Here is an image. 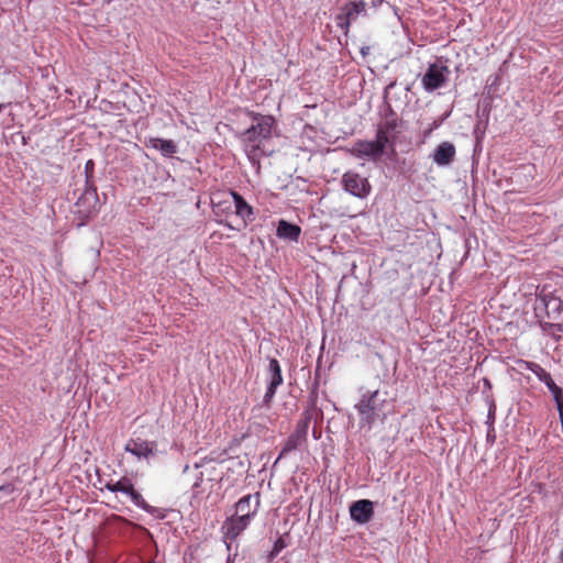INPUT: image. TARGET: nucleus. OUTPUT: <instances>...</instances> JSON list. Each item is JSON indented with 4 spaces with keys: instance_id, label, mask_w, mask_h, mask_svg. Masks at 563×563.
<instances>
[{
    "instance_id": "nucleus-1",
    "label": "nucleus",
    "mask_w": 563,
    "mask_h": 563,
    "mask_svg": "<svg viewBox=\"0 0 563 563\" xmlns=\"http://www.w3.org/2000/svg\"><path fill=\"white\" fill-rule=\"evenodd\" d=\"M275 124L272 115L252 113L250 128L240 134L243 151L253 165H260L261 158L271 154L266 152L265 143L272 139Z\"/></svg>"
},
{
    "instance_id": "nucleus-2",
    "label": "nucleus",
    "mask_w": 563,
    "mask_h": 563,
    "mask_svg": "<svg viewBox=\"0 0 563 563\" xmlns=\"http://www.w3.org/2000/svg\"><path fill=\"white\" fill-rule=\"evenodd\" d=\"M386 401L385 395H382L379 390L366 391L362 395L354 406L360 416L362 430L371 431L376 420H384L386 415L383 412V407Z\"/></svg>"
},
{
    "instance_id": "nucleus-3",
    "label": "nucleus",
    "mask_w": 563,
    "mask_h": 563,
    "mask_svg": "<svg viewBox=\"0 0 563 563\" xmlns=\"http://www.w3.org/2000/svg\"><path fill=\"white\" fill-rule=\"evenodd\" d=\"M533 310L540 322L544 318L556 320L563 310V301L551 291L542 289L534 299Z\"/></svg>"
},
{
    "instance_id": "nucleus-4",
    "label": "nucleus",
    "mask_w": 563,
    "mask_h": 563,
    "mask_svg": "<svg viewBox=\"0 0 563 563\" xmlns=\"http://www.w3.org/2000/svg\"><path fill=\"white\" fill-rule=\"evenodd\" d=\"M450 74L451 70L441 58L434 63H430L421 77L423 90L431 93L444 87L449 80Z\"/></svg>"
},
{
    "instance_id": "nucleus-5",
    "label": "nucleus",
    "mask_w": 563,
    "mask_h": 563,
    "mask_svg": "<svg viewBox=\"0 0 563 563\" xmlns=\"http://www.w3.org/2000/svg\"><path fill=\"white\" fill-rule=\"evenodd\" d=\"M88 183V180L86 181ZM99 210V197L97 188L93 185H86L84 192L77 199L75 203V214L81 220V224L85 221L97 214Z\"/></svg>"
},
{
    "instance_id": "nucleus-6",
    "label": "nucleus",
    "mask_w": 563,
    "mask_h": 563,
    "mask_svg": "<svg viewBox=\"0 0 563 563\" xmlns=\"http://www.w3.org/2000/svg\"><path fill=\"white\" fill-rule=\"evenodd\" d=\"M341 185L345 192L358 199L367 198L372 191L368 179L354 170H347L342 175Z\"/></svg>"
},
{
    "instance_id": "nucleus-7",
    "label": "nucleus",
    "mask_w": 563,
    "mask_h": 563,
    "mask_svg": "<svg viewBox=\"0 0 563 563\" xmlns=\"http://www.w3.org/2000/svg\"><path fill=\"white\" fill-rule=\"evenodd\" d=\"M366 14V3L363 0L349 1L342 8L341 12L335 16V24L346 35L352 22L356 21L360 15Z\"/></svg>"
},
{
    "instance_id": "nucleus-8",
    "label": "nucleus",
    "mask_w": 563,
    "mask_h": 563,
    "mask_svg": "<svg viewBox=\"0 0 563 563\" xmlns=\"http://www.w3.org/2000/svg\"><path fill=\"white\" fill-rule=\"evenodd\" d=\"M284 378L282 374V367L276 358H269L267 367V387L263 397V406L266 408L271 407V402L275 397L277 388L283 384Z\"/></svg>"
},
{
    "instance_id": "nucleus-9",
    "label": "nucleus",
    "mask_w": 563,
    "mask_h": 563,
    "mask_svg": "<svg viewBox=\"0 0 563 563\" xmlns=\"http://www.w3.org/2000/svg\"><path fill=\"white\" fill-rule=\"evenodd\" d=\"M251 523V520L243 516H231L227 518L222 525L223 539L227 543L228 551H231V542L234 541Z\"/></svg>"
},
{
    "instance_id": "nucleus-10",
    "label": "nucleus",
    "mask_w": 563,
    "mask_h": 563,
    "mask_svg": "<svg viewBox=\"0 0 563 563\" xmlns=\"http://www.w3.org/2000/svg\"><path fill=\"white\" fill-rule=\"evenodd\" d=\"M310 418L306 417L302 420H299L296 424L295 431L287 438L285 445L283 446L280 454L278 455L275 464L284 457L287 453L296 450L307 438L308 429H309Z\"/></svg>"
},
{
    "instance_id": "nucleus-11",
    "label": "nucleus",
    "mask_w": 563,
    "mask_h": 563,
    "mask_svg": "<svg viewBox=\"0 0 563 563\" xmlns=\"http://www.w3.org/2000/svg\"><path fill=\"white\" fill-rule=\"evenodd\" d=\"M261 506L260 493L243 496L235 504V516H243L247 520H253Z\"/></svg>"
},
{
    "instance_id": "nucleus-12",
    "label": "nucleus",
    "mask_w": 563,
    "mask_h": 563,
    "mask_svg": "<svg viewBox=\"0 0 563 563\" xmlns=\"http://www.w3.org/2000/svg\"><path fill=\"white\" fill-rule=\"evenodd\" d=\"M350 516L360 525L367 523L374 516V504L369 499H360L351 504Z\"/></svg>"
},
{
    "instance_id": "nucleus-13",
    "label": "nucleus",
    "mask_w": 563,
    "mask_h": 563,
    "mask_svg": "<svg viewBox=\"0 0 563 563\" xmlns=\"http://www.w3.org/2000/svg\"><path fill=\"white\" fill-rule=\"evenodd\" d=\"M456 150L453 143L442 142L440 143L431 154V158L439 167L450 166L455 158Z\"/></svg>"
},
{
    "instance_id": "nucleus-14",
    "label": "nucleus",
    "mask_w": 563,
    "mask_h": 563,
    "mask_svg": "<svg viewBox=\"0 0 563 563\" xmlns=\"http://www.w3.org/2000/svg\"><path fill=\"white\" fill-rule=\"evenodd\" d=\"M352 154L358 158L377 159L383 153L379 146L374 141H362L358 140L354 143Z\"/></svg>"
},
{
    "instance_id": "nucleus-15",
    "label": "nucleus",
    "mask_w": 563,
    "mask_h": 563,
    "mask_svg": "<svg viewBox=\"0 0 563 563\" xmlns=\"http://www.w3.org/2000/svg\"><path fill=\"white\" fill-rule=\"evenodd\" d=\"M228 196H230L233 201L236 216L243 220L245 225L247 222H252L255 219L252 206H250L239 192L231 190L228 192Z\"/></svg>"
},
{
    "instance_id": "nucleus-16",
    "label": "nucleus",
    "mask_w": 563,
    "mask_h": 563,
    "mask_svg": "<svg viewBox=\"0 0 563 563\" xmlns=\"http://www.w3.org/2000/svg\"><path fill=\"white\" fill-rule=\"evenodd\" d=\"M154 444L152 442L131 439L125 444V451L135 455L137 459H147L153 454Z\"/></svg>"
},
{
    "instance_id": "nucleus-17",
    "label": "nucleus",
    "mask_w": 563,
    "mask_h": 563,
    "mask_svg": "<svg viewBox=\"0 0 563 563\" xmlns=\"http://www.w3.org/2000/svg\"><path fill=\"white\" fill-rule=\"evenodd\" d=\"M527 368L532 372L540 382L545 384V387H548L549 391L553 395L556 391L562 390L561 387H559L554 380L552 379L550 373H548L541 365L538 363L529 362L527 363Z\"/></svg>"
},
{
    "instance_id": "nucleus-18",
    "label": "nucleus",
    "mask_w": 563,
    "mask_h": 563,
    "mask_svg": "<svg viewBox=\"0 0 563 563\" xmlns=\"http://www.w3.org/2000/svg\"><path fill=\"white\" fill-rule=\"evenodd\" d=\"M276 234L279 239L298 242L301 229L295 223H290L286 220H279Z\"/></svg>"
},
{
    "instance_id": "nucleus-19",
    "label": "nucleus",
    "mask_w": 563,
    "mask_h": 563,
    "mask_svg": "<svg viewBox=\"0 0 563 563\" xmlns=\"http://www.w3.org/2000/svg\"><path fill=\"white\" fill-rule=\"evenodd\" d=\"M227 198L220 199V195H216L211 198L212 210L217 218L221 217L224 213H228L232 209V199L228 194L224 195Z\"/></svg>"
},
{
    "instance_id": "nucleus-20",
    "label": "nucleus",
    "mask_w": 563,
    "mask_h": 563,
    "mask_svg": "<svg viewBox=\"0 0 563 563\" xmlns=\"http://www.w3.org/2000/svg\"><path fill=\"white\" fill-rule=\"evenodd\" d=\"M151 145L158 150L164 156H172L176 152V145L172 140L151 139Z\"/></svg>"
},
{
    "instance_id": "nucleus-21",
    "label": "nucleus",
    "mask_w": 563,
    "mask_h": 563,
    "mask_svg": "<svg viewBox=\"0 0 563 563\" xmlns=\"http://www.w3.org/2000/svg\"><path fill=\"white\" fill-rule=\"evenodd\" d=\"M131 498V501L139 508L147 511V512H151V514H156L158 512V509L150 506L145 500L144 498L142 497V495L136 492L134 489V487L132 488V490H130V493L128 494Z\"/></svg>"
},
{
    "instance_id": "nucleus-22",
    "label": "nucleus",
    "mask_w": 563,
    "mask_h": 563,
    "mask_svg": "<svg viewBox=\"0 0 563 563\" xmlns=\"http://www.w3.org/2000/svg\"><path fill=\"white\" fill-rule=\"evenodd\" d=\"M107 488L112 493L120 492L128 495L130 490H132L133 484L131 483L130 479L123 477L114 484H108Z\"/></svg>"
},
{
    "instance_id": "nucleus-23",
    "label": "nucleus",
    "mask_w": 563,
    "mask_h": 563,
    "mask_svg": "<svg viewBox=\"0 0 563 563\" xmlns=\"http://www.w3.org/2000/svg\"><path fill=\"white\" fill-rule=\"evenodd\" d=\"M374 143L380 147L382 153L384 154V151L387 146V144L390 142L389 133L383 131L380 128L377 129L376 137L373 140Z\"/></svg>"
},
{
    "instance_id": "nucleus-24",
    "label": "nucleus",
    "mask_w": 563,
    "mask_h": 563,
    "mask_svg": "<svg viewBox=\"0 0 563 563\" xmlns=\"http://www.w3.org/2000/svg\"><path fill=\"white\" fill-rule=\"evenodd\" d=\"M543 331L551 334L556 341H560L561 336L555 335L558 332H563V323L544 322L541 323Z\"/></svg>"
},
{
    "instance_id": "nucleus-25",
    "label": "nucleus",
    "mask_w": 563,
    "mask_h": 563,
    "mask_svg": "<svg viewBox=\"0 0 563 563\" xmlns=\"http://www.w3.org/2000/svg\"><path fill=\"white\" fill-rule=\"evenodd\" d=\"M389 110H390L391 115H394L393 110L391 109H389ZM378 128H380L383 131L390 134V132L395 131L397 128V119L395 117L387 118L384 121V123H382Z\"/></svg>"
},
{
    "instance_id": "nucleus-26",
    "label": "nucleus",
    "mask_w": 563,
    "mask_h": 563,
    "mask_svg": "<svg viewBox=\"0 0 563 563\" xmlns=\"http://www.w3.org/2000/svg\"><path fill=\"white\" fill-rule=\"evenodd\" d=\"M553 400L555 402L556 410L560 411V409L563 410V389L560 391H556L552 395Z\"/></svg>"
},
{
    "instance_id": "nucleus-27",
    "label": "nucleus",
    "mask_w": 563,
    "mask_h": 563,
    "mask_svg": "<svg viewBox=\"0 0 563 563\" xmlns=\"http://www.w3.org/2000/svg\"><path fill=\"white\" fill-rule=\"evenodd\" d=\"M14 486L12 484H5L0 486V496H10L14 493Z\"/></svg>"
},
{
    "instance_id": "nucleus-28",
    "label": "nucleus",
    "mask_w": 563,
    "mask_h": 563,
    "mask_svg": "<svg viewBox=\"0 0 563 563\" xmlns=\"http://www.w3.org/2000/svg\"><path fill=\"white\" fill-rule=\"evenodd\" d=\"M486 400L489 404L488 419H494V415H495V410H496L495 401L492 398V396H486Z\"/></svg>"
},
{
    "instance_id": "nucleus-29",
    "label": "nucleus",
    "mask_w": 563,
    "mask_h": 563,
    "mask_svg": "<svg viewBox=\"0 0 563 563\" xmlns=\"http://www.w3.org/2000/svg\"><path fill=\"white\" fill-rule=\"evenodd\" d=\"M286 547L283 539H278L275 544L272 554L277 555Z\"/></svg>"
},
{
    "instance_id": "nucleus-30",
    "label": "nucleus",
    "mask_w": 563,
    "mask_h": 563,
    "mask_svg": "<svg viewBox=\"0 0 563 563\" xmlns=\"http://www.w3.org/2000/svg\"><path fill=\"white\" fill-rule=\"evenodd\" d=\"M396 81L390 82L384 90V99L387 100L389 98L390 90L395 88Z\"/></svg>"
},
{
    "instance_id": "nucleus-31",
    "label": "nucleus",
    "mask_w": 563,
    "mask_h": 563,
    "mask_svg": "<svg viewBox=\"0 0 563 563\" xmlns=\"http://www.w3.org/2000/svg\"><path fill=\"white\" fill-rule=\"evenodd\" d=\"M369 51H371L369 46H366V45L362 46L360 48V53L362 54L363 57L367 56L369 54Z\"/></svg>"
},
{
    "instance_id": "nucleus-32",
    "label": "nucleus",
    "mask_w": 563,
    "mask_h": 563,
    "mask_svg": "<svg viewBox=\"0 0 563 563\" xmlns=\"http://www.w3.org/2000/svg\"><path fill=\"white\" fill-rule=\"evenodd\" d=\"M483 385H484V388L487 389V390H490L492 389V383L488 378H483Z\"/></svg>"
},
{
    "instance_id": "nucleus-33",
    "label": "nucleus",
    "mask_w": 563,
    "mask_h": 563,
    "mask_svg": "<svg viewBox=\"0 0 563 563\" xmlns=\"http://www.w3.org/2000/svg\"><path fill=\"white\" fill-rule=\"evenodd\" d=\"M92 166H93L92 161H88V162L86 163V167H85L86 173H88V170H89L90 168H92Z\"/></svg>"
},
{
    "instance_id": "nucleus-34",
    "label": "nucleus",
    "mask_w": 563,
    "mask_h": 563,
    "mask_svg": "<svg viewBox=\"0 0 563 563\" xmlns=\"http://www.w3.org/2000/svg\"><path fill=\"white\" fill-rule=\"evenodd\" d=\"M558 412H559L560 422H563V410L560 409V411H558Z\"/></svg>"
},
{
    "instance_id": "nucleus-35",
    "label": "nucleus",
    "mask_w": 563,
    "mask_h": 563,
    "mask_svg": "<svg viewBox=\"0 0 563 563\" xmlns=\"http://www.w3.org/2000/svg\"><path fill=\"white\" fill-rule=\"evenodd\" d=\"M235 554L233 556L229 555L227 563H232L234 561Z\"/></svg>"
},
{
    "instance_id": "nucleus-36",
    "label": "nucleus",
    "mask_w": 563,
    "mask_h": 563,
    "mask_svg": "<svg viewBox=\"0 0 563 563\" xmlns=\"http://www.w3.org/2000/svg\"><path fill=\"white\" fill-rule=\"evenodd\" d=\"M560 559H561V561H562V563H563V549L561 550Z\"/></svg>"
},
{
    "instance_id": "nucleus-37",
    "label": "nucleus",
    "mask_w": 563,
    "mask_h": 563,
    "mask_svg": "<svg viewBox=\"0 0 563 563\" xmlns=\"http://www.w3.org/2000/svg\"><path fill=\"white\" fill-rule=\"evenodd\" d=\"M3 108H4V104L0 103V112L3 110Z\"/></svg>"
}]
</instances>
